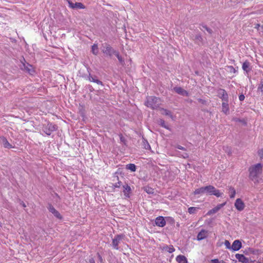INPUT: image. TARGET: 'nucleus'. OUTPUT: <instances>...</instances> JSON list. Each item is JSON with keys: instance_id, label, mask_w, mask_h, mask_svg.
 Wrapping results in <instances>:
<instances>
[{"instance_id": "4be33fe9", "label": "nucleus", "mask_w": 263, "mask_h": 263, "mask_svg": "<svg viewBox=\"0 0 263 263\" xmlns=\"http://www.w3.org/2000/svg\"><path fill=\"white\" fill-rule=\"evenodd\" d=\"M242 68L247 73L250 72L251 70L250 62L248 61H246L242 64Z\"/></svg>"}, {"instance_id": "bb28decb", "label": "nucleus", "mask_w": 263, "mask_h": 263, "mask_svg": "<svg viewBox=\"0 0 263 263\" xmlns=\"http://www.w3.org/2000/svg\"><path fill=\"white\" fill-rule=\"evenodd\" d=\"M229 194L230 197L231 198H234L236 194V191L235 189L232 186L229 187Z\"/></svg>"}, {"instance_id": "f3484780", "label": "nucleus", "mask_w": 263, "mask_h": 263, "mask_svg": "<svg viewBox=\"0 0 263 263\" xmlns=\"http://www.w3.org/2000/svg\"><path fill=\"white\" fill-rule=\"evenodd\" d=\"M155 224L160 227H163L166 224V221L162 216H159L156 218Z\"/></svg>"}, {"instance_id": "6e6552de", "label": "nucleus", "mask_w": 263, "mask_h": 263, "mask_svg": "<svg viewBox=\"0 0 263 263\" xmlns=\"http://www.w3.org/2000/svg\"><path fill=\"white\" fill-rule=\"evenodd\" d=\"M21 68L22 70L27 72L31 75H33L34 73V69L32 66L28 63H22V65L21 66Z\"/></svg>"}, {"instance_id": "9d476101", "label": "nucleus", "mask_w": 263, "mask_h": 263, "mask_svg": "<svg viewBox=\"0 0 263 263\" xmlns=\"http://www.w3.org/2000/svg\"><path fill=\"white\" fill-rule=\"evenodd\" d=\"M47 208L48 210L52 213L55 217L58 219H62V217L60 213L53 207L51 204H48Z\"/></svg>"}, {"instance_id": "423d86ee", "label": "nucleus", "mask_w": 263, "mask_h": 263, "mask_svg": "<svg viewBox=\"0 0 263 263\" xmlns=\"http://www.w3.org/2000/svg\"><path fill=\"white\" fill-rule=\"evenodd\" d=\"M124 237V235H117L114 238L112 239V246L114 249L116 250L119 249V243L120 242Z\"/></svg>"}, {"instance_id": "c85d7f7f", "label": "nucleus", "mask_w": 263, "mask_h": 263, "mask_svg": "<svg viewBox=\"0 0 263 263\" xmlns=\"http://www.w3.org/2000/svg\"><path fill=\"white\" fill-rule=\"evenodd\" d=\"M126 168L134 172L136 171V166L134 164L130 163L126 165Z\"/></svg>"}, {"instance_id": "6ab92c4d", "label": "nucleus", "mask_w": 263, "mask_h": 263, "mask_svg": "<svg viewBox=\"0 0 263 263\" xmlns=\"http://www.w3.org/2000/svg\"><path fill=\"white\" fill-rule=\"evenodd\" d=\"M229 101L222 102L221 106H222V110L221 111L223 112L226 115L229 114L230 109L229 106Z\"/></svg>"}, {"instance_id": "0eeeda50", "label": "nucleus", "mask_w": 263, "mask_h": 263, "mask_svg": "<svg viewBox=\"0 0 263 263\" xmlns=\"http://www.w3.org/2000/svg\"><path fill=\"white\" fill-rule=\"evenodd\" d=\"M217 96L222 100L223 102L229 101V96L224 89L220 88L217 91Z\"/></svg>"}, {"instance_id": "79ce46f5", "label": "nucleus", "mask_w": 263, "mask_h": 263, "mask_svg": "<svg viewBox=\"0 0 263 263\" xmlns=\"http://www.w3.org/2000/svg\"><path fill=\"white\" fill-rule=\"evenodd\" d=\"M258 155L260 156V158L263 159V148L258 151Z\"/></svg>"}, {"instance_id": "5fc2aeb1", "label": "nucleus", "mask_w": 263, "mask_h": 263, "mask_svg": "<svg viewBox=\"0 0 263 263\" xmlns=\"http://www.w3.org/2000/svg\"><path fill=\"white\" fill-rule=\"evenodd\" d=\"M222 263H225L223 261H222Z\"/></svg>"}, {"instance_id": "ea45409f", "label": "nucleus", "mask_w": 263, "mask_h": 263, "mask_svg": "<svg viewBox=\"0 0 263 263\" xmlns=\"http://www.w3.org/2000/svg\"><path fill=\"white\" fill-rule=\"evenodd\" d=\"M197 101L199 103H200L202 104H206V101L205 100L200 99V98L198 99Z\"/></svg>"}, {"instance_id": "7ed1b4c3", "label": "nucleus", "mask_w": 263, "mask_h": 263, "mask_svg": "<svg viewBox=\"0 0 263 263\" xmlns=\"http://www.w3.org/2000/svg\"><path fill=\"white\" fill-rule=\"evenodd\" d=\"M161 104V101L159 98L154 96H149L146 98L145 105L153 109H157Z\"/></svg>"}, {"instance_id": "1a4fd4ad", "label": "nucleus", "mask_w": 263, "mask_h": 263, "mask_svg": "<svg viewBox=\"0 0 263 263\" xmlns=\"http://www.w3.org/2000/svg\"><path fill=\"white\" fill-rule=\"evenodd\" d=\"M235 257L239 262L242 263H250L253 262L250 258L246 257L243 254H236Z\"/></svg>"}, {"instance_id": "49530a36", "label": "nucleus", "mask_w": 263, "mask_h": 263, "mask_svg": "<svg viewBox=\"0 0 263 263\" xmlns=\"http://www.w3.org/2000/svg\"><path fill=\"white\" fill-rule=\"evenodd\" d=\"M182 156L184 158H186L189 157L188 154L186 153H184Z\"/></svg>"}, {"instance_id": "aec40b11", "label": "nucleus", "mask_w": 263, "mask_h": 263, "mask_svg": "<svg viewBox=\"0 0 263 263\" xmlns=\"http://www.w3.org/2000/svg\"><path fill=\"white\" fill-rule=\"evenodd\" d=\"M194 41L198 45H202L203 44V39L200 34H196L195 36Z\"/></svg>"}, {"instance_id": "f8f14e48", "label": "nucleus", "mask_w": 263, "mask_h": 263, "mask_svg": "<svg viewBox=\"0 0 263 263\" xmlns=\"http://www.w3.org/2000/svg\"><path fill=\"white\" fill-rule=\"evenodd\" d=\"M226 203H227V202H224L223 203L218 204L214 208H213L212 209H211L209 211H208V212L207 213V215H212V214H214L217 213L222 207H223L226 204Z\"/></svg>"}, {"instance_id": "f704fd0d", "label": "nucleus", "mask_w": 263, "mask_h": 263, "mask_svg": "<svg viewBox=\"0 0 263 263\" xmlns=\"http://www.w3.org/2000/svg\"><path fill=\"white\" fill-rule=\"evenodd\" d=\"M198 208L196 207H190L188 209V212L190 214H194L197 211Z\"/></svg>"}, {"instance_id": "c9c22d12", "label": "nucleus", "mask_w": 263, "mask_h": 263, "mask_svg": "<svg viewBox=\"0 0 263 263\" xmlns=\"http://www.w3.org/2000/svg\"><path fill=\"white\" fill-rule=\"evenodd\" d=\"M243 253L246 254H249V253H252L254 254V250L252 249L249 248L248 250H245L243 251Z\"/></svg>"}, {"instance_id": "412c9836", "label": "nucleus", "mask_w": 263, "mask_h": 263, "mask_svg": "<svg viewBox=\"0 0 263 263\" xmlns=\"http://www.w3.org/2000/svg\"><path fill=\"white\" fill-rule=\"evenodd\" d=\"M208 231L205 230H201V231L197 235V239L201 240L207 237Z\"/></svg>"}, {"instance_id": "a18cd8bd", "label": "nucleus", "mask_w": 263, "mask_h": 263, "mask_svg": "<svg viewBox=\"0 0 263 263\" xmlns=\"http://www.w3.org/2000/svg\"><path fill=\"white\" fill-rule=\"evenodd\" d=\"M219 260L218 259H212L211 261V263H218Z\"/></svg>"}, {"instance_id": "4468645a", "label": "nucleus", "mask_w": 263, "mask_h": 263, "mask_svg": "<svg viewBox=\"0 0 263 263\" xmlns=\"http://www.w3.org/2000/svg\"><path fill=\"white\" fill-rule=\"evenodd\" d=\"M235 206L238 211H241L245 208V204L241 199L238 198L235 201Z\"/></svg>"}, {"instance_id": "f03ea898", "label": "nucleus", "mask_w": 263, "mask_h": 263, "mask_svg": "<svg viewBox=\"0 0 263 263\" xmlns=\"http://www.w3.org/2000/svg\"><path fill=\"white\" fill-rule=\"evenodd\" d=\"M262 167L261 163H257L250 167L249 178L251 180L254 182L258 181V176L261 173Z\"/></svg>"}, {"instance_id": "c03bdc74", "label": "nucleus", "mask_w": 263, "mask_h": 263, "mask_svg": "<svg viewBox=\"0 0 263 263\" xmlns=\"http://www.w3.org/2000/svg\"><path fill=\"white\" fill-rule=\"evenodd\" d=\"M121 182L119 181L114 184V186L116 187H119L121 186Z\"/></svg>"}, {"instance_id": "58836bf2", "label": "nucleus", "mask_w": 263, "mask_h": 263, "mask_svg": "<svg viewBox=\"0 0 263 263\" xmlns=\"http://www.w3.org/2000/svg\"><path fill=\"white\" fill-rule=\"evenodd\" d=\"M175 148H177L179 149L183 150V151H186V148L180 145H177L175 146Z\"/></svg>"}, {"instance_id": "b1692460", "label": "nucleus", "mask_w": 263, "mask_h": 263, "mask_svg": "<svg viewBox=\"0 0 263 263\" xmlns=\"http://www.w3.org/2000/svg\"><path fill=\"white\" fill-rule=\"evenodd\" d=\"M123 187L124 189L123 192L124 195L126 197H129V194L131 191L130 187L127 184H125L123 185Z\"/></svg>"}, {"instance_id": "473e14b6", "label": "nucleus", "mask_w": 263, "mask_h": 263, "mask_svg": "<svg viewBox=\"0 0 263 263\" xmlns=\"http://www.w3.org/2000/svg\"><path fill=\"white\" fill-rule=\"evenodd\" d=\"M91 51L95 55H97L98 53V47L97 45L93 44L91 47Z\"/></svg>"}, {"instance_id": "c756f323", "label": "nucleus", "mask_w": 263, "mask_h": 263, "mask_svg": "<svg viewBox=\"0 0 263 263\" xmlns=\"http://www.w3.org/2000/svg\"><path fill=\"white\" fill-rule=\"evenodd\" d=\"M143 190L148 194H153L154 193V189L148 186H144Z\"/></svg>"}, {"instance_id": "37998d69", "label": "nucleus", "mask_w": 263, "mask_h": 263, "mask_svg": "<svg viewBox=\"0 0 263 263\" xmlns=\"http://www.w3.org/2000/svg\"><path fill=\"white\" fill-rule=\"evenodd\" d=\"M245 97L243 94H241L239 96V100L240 101H243L245 100Z\"/></svg>"}, {"instance_id": "f257e3e1", "label": "nucleus", "mask_w": 263, "mask_h": 263, "mask_svg": "<svg viewBox=\"0 0 263 263\" xmlns=\"http://www.w3.org/2000/svg\"><path fill=\"white\" fill-rule=\"evenodd\" d=\"M194 194L195 195L206 194L208 195H215L217 197H220L222 195V193L220 192L219 190L216 189L214 186L211 185L196 189Z\"/></svg>"}, {"instance_id": "de8ad7c7", "label": "nucleus", "mask_w": 263, "mask_h": 263, "mask_svg": "<svg viewBox=\"0 0 263 263\" xmlns=\"http://www.w3.org/2000/svg\"><path fill=\"white\" fill-rule=\"evenodd\" d=\"M20 204L24 208H25L26 206L25 203L22 201H20Z\"/></svg>"}, {"instance_id": "20e7f679", "label": "nucleus", "mask_w": 263, "mask_h": 263, "mask_svg": "<svg viewBox=\"0 0 263 263\" xmlns=\"http://www.w3.org/2000/svg\"><path fill=\"white\" fill-rule=\"evenodd\" d=\"M102 51L104 54L106 55L109 56L110 57H111L113 54H115L117 52V50L114 49L111 46L107 43L103 44Z\"/></svg>"}, {"instance_id": "864d4df0", "label": "nucleus", "mask_w": 263, "mask_h": 263, "mask_svg": "<svg viewBox=\"0 0 263 263\" xmlns=\"http://www.w3.org/2000/svg\"><path fill=\"white\" fill-rule=\"evenodd\" d=\"M231 153L230 152V151H229V152H228V154H230Z\"/></svg>"}, {"instance_id": "2f4dec72", "label": "nucleus", "mask_w": 263, "mask_h": 263, "mask_svg": "<svg viewBox=\"0 0 263 263\" xmlns=\"http://www.w3.org/2000/svg\"><path fill=\"white\" fill-rule=\"evenodd\" d=\"M142 142H143V147L146 149H149L151 148V146L149 144V143H148L147 141L144 138L143 139V140H142Z\"/></svg>"}, {"instance_id": "4c0bfd02", "label": "nucleus", "mask_w": 263, "mask_h": 263, "mask_svg": "<svg viewBox=\"0 0 263 263\" xmlns=\"http://www.w3.org/2000/svg\"><path fill=\"white\" fill-rule=\"evenodd\" d=\"M228 68L229 69V72L231 73H235L236 72V70L232 66H229Z\"/></svg>"}, {"instance_id": "a19ab883", "label": "nucleus", "mask_w": 263, "mask_h": 263, "mask_svg": "<svg viewBox=\"0 0 263 263\" xmlns=\"http://www.w3.org/2000/svg\"><path fill=\"white\" fill-rule=\"evenodd\" d=\"M258 89H260L261 92H263V80L260 82V84L258 87Z\"/></svg>"}, {"instance_id": "a211bd4d", "label": "nucleus", "mask_w": 263, "mask_h": 263, "mask_svg": "<svg viewBox=\"0 0 263 263\" xmlns=\"http://www.w3.org/2000/svg\"><path fill=\"white\" fill-rule=\"evenodd\" d=\"M242 247V244L239 240H235L231 246V249L236 251L239 250Z\"/></svg>"}, {"instance_id": "cd10ccee", "label": "nucleus", "mask_w": 263, "mask_h": 263, "mask_svg": "<svg viewBox=\"0 0 263 263\" xmlns=\"http://www.w3.org/2000/svg\"><path fill=\"white\" fill-rule=\"evenodd\" d=\"M161 114L162 115L169 116L171 118H173V116L172 115L171 112L170 110H167L166 109H164V108H161Z\"/></svg>"}, {"instance_id": "393cba45", "label": "nucleus", "mask_w": 263, "mask_h": 263, "mask_svg": "<svg viewBox=\"0 0 263 263\" xmlns=\"http://www.w3.org/2000/svg\"><path fill=\"white\" fill-rule=\"evenodd\" d=\"M162 250L163 251H167L169 253H173L175 250L174 247L172 245H171V246L164 245L163 246Z\"/></svg>"}, {"instance_id": "09e8293b", "label": "nucleus", "mask_w": 263, "mask_h": 263, "mask_svg": "<svg viewBox=\"0 0 263 263\" xmlns=\"http://www.w3.org/2000/svg\"><path fill=\"white\" fill-rule=\"evenodd\" d=\"M90 263H95V260L93 258H91L89 260Z\"/></svg>"}, {"instance_id": "39448f33", "label": "nucleus", "mask_w": 263, "mask_h": 263, "mask_svg": "<svg viewBox=\"0 0 263 263\" xmlns=\"http://www.w3.org/2000/svg\"><path fill=\"white\" fill-rule=\"evenodd\" d=\"M55 125L51 123H48L46 125H44L43 127V131L47 135H51L52 132L56 130Z\"/></svg>"}, {"instance_id": "8fccbe9b", "label": "nucleus", "mask_w": 263, "mask_h": 263, "mask_svg": "<svg viewBox=\"0 0 263 263\" xmlns=\"http://www.w3.org/2000/svg\"><path fill=\"white\" fill-rule=\"evenodd\" d=\"M120 140L122 141V142H124V138L123 136H121L120 137Z\"/></svg>"}, {"instance_id": "72a5a7b5", "label": "nucleus", "mask_w": 263, "mask_h": 263, "mask_svg": "<svg viewBox=\"0 0 263 263\" xmlns=\"http://www.w3.org/2000/svg\"><path fill=\"white\" fill-rule=\"evenodd\" d=\"M115 55L118 58L119 62L122 64L123 65L124 63V59L121 57V56L120 55L118 51L116 52Z\"/></svg>"}, {"instance_id": "3c124183", "label": "nucleus", "mask_w": 263, "mask_h": 263, "mask_svg": "<svg viewBox=\"0 0 263 263\" xmlns=\"http://www.w3.org/2000/svg\"><path fill=\"white\" fill-rule=\"evenodd\" d=\"M259 27H260L259 24H256L255 28H258Z\"/></svg>"}, {"instance_id": "dca6fc26", "label": "nucleus", "mask_w": 263, "mask_h": 263, "mask_svg": "<svg viewBox=\"0 0 263 263\" xmlns=\"http://www.w3.org/2000/svg\"><path fill=\"white\" fill-rule=\"evenodd\" d=\"M173 90L178 94L182 96H189V92L181 87H175Z\"/></svg>"}, {"instance_id": "5701e85b", "label": "nucleus", "mask_w": 263, "mask_h": 263, "mask_svg": "<svg viewBox=\"0 0 263 263\" xmlns=\"http://www.w3.org/2000/svg\"><path fill=\"white\" fill-rule=\"evenodd\" d=\"M176 260L178 263H187V258L184 255H178L176 258Z\"/></svg>"}, {"instance_id": "2eb2a0df", "label": "nucleus", "mask_w": 263, "mask_h": 263, "mask_svg": "<svg viewBox=\"0 0 263 263\" xmlns=\"http://www.w3.org/2000/svg\"><path fill=\"white\" fill-rule=\"evenodd\" d=\"M68 3L69 4V7L72 9H84L85 8L83 4L81 3H73L71 1L68 0Z\"/></svg>"}, {"instance_id": "e433bc0d", "label": "nucleus", "mask_w": 263, "mask_h": 263, "mask_svg": "<svg viewBox=\"0 0 263 263\" xmlns=\"http://www.w3.org/2000/svg\"><path fill=\"white\" fill-rule=\"evenodd\" d=\"M224 243L227 249H231L230 242L228 240H226Z\"/></svg>"}, {"instance_id": "a878e982", "label": "nucleus", "mask_w": 263, "mask_h": 263, "mask_svg": "<svg viewBox=\"0 0 263 263\" xmlns=\"http://www.w3.org/2000/svg\"><path fill=\"white\" fill-rule=\"evenodd\" d=\"M200 26L202 28L200 27L201 30L203 31V29H205L209 34H211L213 33V30L209 28L206 25L203 24H200Z\"/></svg>"}, {"instance_id": "603ef678", "label": "nucleus", "mask_w": 263, "mask_h": 263, "mask_svg": "<svg viewBox=\"0 0 263 263\" xmlns=\"http://www.w3.org/2000/svg\"><path fill=\"white\" fill-rule=\"evenodd\" d=\"M260 28L261 29V32H263V25L260 26Z\"/></svg>"}, {"instance_id": "ddd939ff", "label": "nucleus", "mask_w": 263, "mask_h": 263, "mask_svg": "<svg viewBox=\"0 0 263 263\" xmlns=\"http://www.w3.org/2000/svg\"><path fill=\"white\" fill-rule=\"evenodd\" d=\"M87 80H88L91 82H94L97 83L98 85H103L102 81L98 80L97 77L96 75H92L90 73H89L87 76Z\"/></svg>"}, {"instance_id": "7c9ffc66", "label": "nucleus", "mask_w": 263, "mask_h": 263, "mask_svg": "<svg viewBox=\"0 0 263 263\" xmlns=\"http://www.w3.org/2000/svg\"><path fill=\"white\" fill-rule=\"evenodd\" d=\"M159 124L163 127L168 129L169 130H171V128L169 127V126L166 124L164 120L163 119H160L159 121Z\"/></svg>"}, {"instance_id": "9b49d317", "label": "nucleus", "mask_w": 263, "mask_h": 263, "mask_svg": "<svg viewBox=\"0 0 263 263\" xmlns=\"http://www.w3.org/2000/svg\"><path fill=\"white\" fill-rule=\"evenodd\" d=\"M0 143L6 148H13V146L8 142L5 137H0Z\"/></svg>"}]
</instances>
